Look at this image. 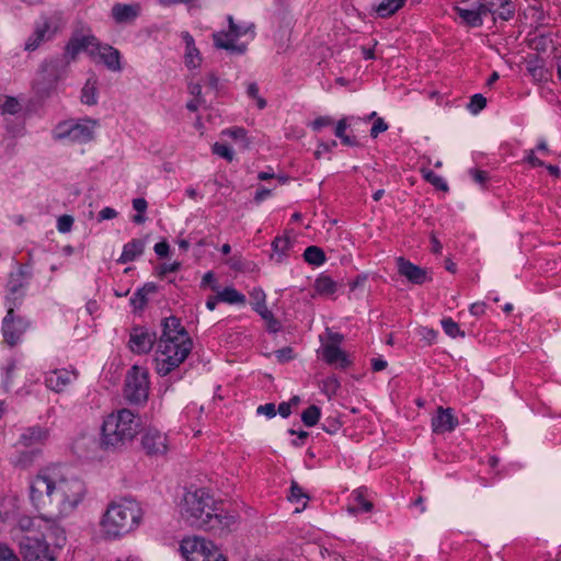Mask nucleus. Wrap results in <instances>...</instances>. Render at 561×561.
Segmentation results:
<instances>
[{
  "mask_svg": "<svg viewBox=\"0 0 561 561\" xmlns=\"http://www.w3.org/2000/svg\"><path fill=\"white\" fill-rule=\"evenodd\" d=\"M139 4L116 3L112 8V16L117 23H130L139 14Z\"/></svg>",
  "mask_w": 561,
  "mask_h": 561,
  "instance_id": "5701e85b",
  "label": "nucleus"
},
{
  "mask_svg": "<svg viewBox=\"0 0 561 561\" xmlns=\"http://www.w3.org/2000/svg\"><path fill=\"white\" fill-rule=\"evenodd\" d=\"M169 244L165 242V241H162V242H158L156 243L154 245V252L159 255V256H167L168 253H169Z\"/></svg>",
  "mask_w": 561,
  "mask_h": 561,
  "instance_id": "0e129e2a",
  "label": "nucleus"
},
{
  "mask_svg": "<svg viewBox=\"0 0 561 561\" xmlns=\"http://www.w3.org/2000/svg\"><path fill=\"white\" fill-rule=\"evenodd\" d=\"M486 105V99L482 94H474L468 105L471 113L477 114Z\"/></svg>",
  "mask_w": 561,
  "mask_h": 561,
  "instance_id": "37998d69",
  "label": "nucleus"
},
{
  "mask_svg": "<svg viewBox=\"0 0 561 561\" xmlns=\"http://www.w3.org/2000/svg\"><path fill=\"white\" fill-rule=\"evenodd\" d=\"M27 327L28 323L24 319L15 317L14 308L10 306L2 321V332L5 342L10 346L16 345Z\"/></svg>",
  "mask_w": 561,
  "mask_h": 561,
  "instance_id": "ddd939ff",
  "label": "nucleus"
},
{
  "mask_svg": "<svg viewBox=\"0 0 561 561\" xmlns=\"http://www.w3.org/2000/svg\"><path fill=\"white\" fill-rule=\"evenodd\" d=\"M320 409L317 405H310L301 414V421L306 426H313L320 419Z\"/></svg>",
  "mask_w": 561,
  "mask_h": 561,
  "instance_id": "4c0bfd02",
  "label": "nucleus"
},
{
  "mask_svg": "<svg viewBox=\"0 0 561 561\" xmlns=\"http://www.w3.org/2000/svg\"><path fill=\"white\" fill-rule=\"evenodd\" d=\"M397 266L399 274L413 284L422 285L428 279L426 270L411 263L402 256L397 259Z\"/></svg>",
  "mask_w": 561,
  "mask_h": 561,
  "instance_id": "6ab92c4d",
  "label": "nucleus"
},
{
  "mask_svg": "<svg viewBox=\"0 0 561 561\" xmlns=\"http://www.w3.org/2000/svg\"><path fill=\"white\" fill-rule=\"evenodd\" d=\"M350 127V124L347 122V118H341L335 127V136L341 139L342 144L350 147H357L359 146L358 140L355 136H350L346 134V129Z\"/></svg>",
  "mask_w": 561,
  "mask_h": 561,
  "instance_id": "2f4dec72",
  "label": "nucleus"
},
{
  "mask_svg": "<svg viewBox=\"0 0 561 561\" xmlns=\"http://www.w3.org/2000/svg\"><path fill=\"white\" fill-rule=\"evenodd\" d=\"M294 247L293 241L284 236L276 237L272 242L274 254L277 255V261L280 262L284 257L289 255L291 248Z\"/></svg>",
  "mask_w": 561,
  "mask_h": 561,
  "instance_id": "473e14b6",
  "label": "nucleus"
},
{
  "mask_svg": "<svg viewBox=\"0 0 561 561\" xmlns=\"http://www.w3.org/2000/svg\"><path fill=\"white\" fill-rule=\"evenodd\" d=\"M181 264L179 262H173V263H170V264H163L161 266V272L160 274L164 275L167 273H174L176 271H179Z\"/></svg>",
  "mask_w": 561,
  "mask_h": 561,
  "instance_id": "338daca9",
  "label": "nucleus"
},
{
  "mask_svg": "<svg viewBox=\"0 0 561 561\" xmlns=\"http://www.w3.org/2000/svg\"><path fill=\"white\" fill-rule=\"evenodd\" d=\"M218 299L231 305H243L245 302V296L233 287H226L218 291Z\"/></svg>",
  "mask_w": 561,
  "mask_h": 561,
  "instance_id": "72a5a7b5",
  "label": "nucleus"
},
{
  "mask_svg": "<svg viewBox=\"0 0 561 561\" xmlns=\"http://www.w3.org/2000/svg\"><path fill=\"white\" fill-rule=\"evenodd\" d=\"M147 295L141 289H138L130 299L135 309H142L147 305Z\"/></svg>",
  "mask_w": 561,
  "mask_h": 561,
  "instance_id": "09e8293b",
  "label": "nucleus"
},
{
  "mask_svg": "<svg viewBox=\"0 0 561 561\" xmlns=\"http://www.w3.org/2000/svg\"><path fill=\"white\" fill-rule=\"evenodd\" d=\"M458 419L451 408L438 407L432 419V431L436 434L450 433L458 426Z\"/></svg>",
  "mask_w": 561,
  "mask_h": 561,
  "instance_id": "a211bd4d",
  "label": "nucleus"
},
{
  "mask_svg": "<svg viewBox=\"0 0 561 561\" xmlns=\"http://www.w3.org/2000/svg\"><path fill=\"white\" fill-rule=\"evenodd\" d=\"M256 412L259 414H264V415H266L268 417H273V416L276 415L275 404L274 403H266V404L260 405L256 409Z\"/></svg>",
  "mask_w": 561,
  "mask_h": 561,
  "instance_id": "864d4df0",
  "label": "nucleus"
},
{
  "mask_svg": "<svg viewBox=\"0 0 561 561\" xmlns=\"http://www.w3.org/2000/svg\"><path fill=\"white\" fill-rule=\"evenodd\" d=\"M442 327H443L444 332L453 339L458 337V336H460V337L465 336V332L462 330H460L458 323H456L451 318L443 319Z\"/></svg>",
  "mask_w": 561,
  "mask_h": 561,
  "instance_id": "58836bf2",
  "label": "nucleus"
},
{
  "mask_svg": "<svg viewBox=\"0 0 561 561\" xmlns=\"http://www.w3.org/2000/svg\"><path fill=\"white\" fill-rule=\"evenodd\" d=\"M15 362L12 360L10 362L7 367H5V377H4V387L8 388L11 383H12V380H13V373L15 370Z\"/></svg>",
  "mask_w": 561,
  "mask_h": 561,
  "instance_id": "5fc2aeb1",
  "label": "nucleus"
},
{
  "mask_svg": "<svg viewBox=\"0 0 561 561\" xmlns=\"http://www.w3.org/2000/svg\"><path fill=\"white\" fill-rule=\"evenodd\" d=\"M145 249V242L140 239H134L126 243L123 248V252L118 259L119 263H128L134 261L136 257L142 254Z\"/></svg>",
  "mask_w": 561,
  "mask_h": 561,
  "instance_id": "bb28decb",
  "label": "nucleus"
},
{
  "mask_svg": "<svg viewBox=\"0 0 561 561\" xmlns=\"http://www.w3.org/2000/svg\"><path fill=\"white\" fill-rule=\"evenodd\" d=\"M133 207L137 213H145L147 210L148 204L145 198H135L133 201Z\"/></svg>",
  "mask_w": 561,
  "mask_h": 561,
  "instance_id": "e2e57ef3",
  "label": "nucleus"
},
{
  "mask_svg": "<svg viewBox=\"0 0 561 561\" xmlns=\"http://www.w3.org/2000/svg\"><path fill=\"white\" fill-rule=\"evenodd\" d=\"M229 31L216 32L213 34V41L216 48L226 49L233 54H243L247 49L245 45H237L236 42L244 34L248 28L234 23L231 15L228 16Z\"/></svg>",
  "mask_w": 561,
  "mask_h": 561,
  "instance_id": "9b49d317",
  "label": "nucleus"
},
{
  "mask_svg": "<svg viewBox=\"0 0 561 561\" xmlns=\"http://www.w3.org/2000/svg\"><path fill=\"white\" fill-rule=\"evenodd\" d=\"M424 179L430 182L432 185H434L436 188L442 190L444 192L448 191V185L445 182V180L436 174L432 170L423 171Z\"/></svg>",
  "mask_w": 561,
  "mask_h": 561,
  "instance_id": "ea45409f",
  "label": "nucleus"
},
{
  "mask_svg": "<svg viewBox=\"0 0 561 561\" xmlns=\"http://www.w3.org/2000/svg\"><path fill=\"white\" fill-rule=\"evenodd\" d=\"M75 379L76 374L73 371L55 369L46 374L45 383L50 390L62 392Z\"/></svg>",
  "mask_w": 561,
  "mask_h": 561,
  "instance_id": "aec40b11",
  "label": "nucleus"
},
{
  "mask_svg": "<svg viewBox=\"0 0 561 561\" xmlns=\"http://www.w3.org/2000/svg\"><path fill=\"white\" fill-rule=\"evenodd\" d=\"M141 427L140 417L129 409H119L105 416L101 427L102 448L118 449L133 442Z\"/></svg>",
  "mask_w": 561,
  "mask_h": 561,
  "instance_id": "7ed1b4c3",
  "label": "nucleus"
},
{
  "mask_svg": "<svg viewBox=\"0 0 561 561\" xmlns=\"http://www.w3.org/2000/svg\"><path fill=\"white\" fill-rule=\"evenodd\" d=\"M117 211L112 207H105L99 213V221L114 219Z\"/></svg>",
  "mask_w": 561,
  "mask_h": 561,
  "instance_id": "13d9d810",
  "label": "nucleus"
},
{
  "mask_svg": "<svg viewBox=\"0 0 561 561\" xmlns=\"http://www.w3.org/2000/svg\"><path fill=\"white\" fill-rule=\"evenodd\" d=\"M224 133L233 139H244L245 138V130L243 128H231V129H227Z\"/></svg>",
  "mask_w": 561,
  "mask_h": 561,
  "instance_id": "680f3d73",
  "label": "nucleus"
},
{
  "mask_svg": "<svg viewBox=\"0 0 561 561\" xmlns=\"http://www.w3.org/2000/svg\"><path fill=\"white\" fill-rule=\"evenodd\" d=\"M388 129V124L381 118L377 117L373 124L370 129V136L373 138H377L380 133H383Z\"/></svg>",
  "mask_w": 561,
  "mask_h": 561,
  "instance_id": "8fccbe9b",
  "label": "nucleus"
},
{
  "mask_svg": "<svg viewBox=\"0 0 561 561\" xmlns=\"http://www.w3.org/2000/svg\"><path fill=\"white\" fill-rule=\"evenodd\" d=\"M181 515L192 526H203L205 524L229 526L241 522L234 514H224L222 510L215 505L213 496L205 489H197L184 495Z\"/></svg>",
  "mask_w": 561,
  "mask_h": 561,
  "instance_id": "f03ea898",
  "label": "nucleus"
},
{
  "mask_svg": "<svg viewBox=\"0 0 561 561\" xmlns=\"http://www.w3.org/2000/svg\"><path fill=\"white\" fill-rule=\"evenodd\" d=\"M213 152L228 161L233 160V151L225 144L215 142L213 146Z\"/></svg>",
  "mask_w": 561,
  "mask_h": 561,
  "instance_id": "79ce46f5",
  "label": "nucleus"
},
{
  "mask_svg": "<svg viewBox=\"0 0 561 561\" xmlns=\"http://www.w3.org/2000/svg\"><path fill=\"white\" fill-rule=\"evenodd\" d=\"M526 160L527 162L531 165V167H542L543 165V162L538 158L536 157L535 154V151L534 150H530L529 153L527 154L526 157Z\"/></svg>",
  "mask_w": 561,
  "mask_h": 561,
  "instance_id": "774afa93",
  "label": "nucleus"
},
{
  "mask_svg": "<svg viewBox=\"0 0 561 561\" xmlns=\"http://www.w3.org/2000/svg\"><path fill=\"white\" fill-rule=\"evenodd\" d=\"M20 111V103L14 98H7L2 104H0V113L2 114H15Z\"/></svg>",
  "mask_w": 561,
  "mask_h": 561,
  "instance_id": "a19ab883",
  "label": "nucleus"
},
{
  "mask_svg": "<svg viewBox=\"0 0 561 561\" xmlns=\"http://www.w3.org/2000/svg\"><path fill=\"white\" fill-rule=\"evenodd\" d=\"M407 0H382L375 9L380 18H389L399 11Z\"/></svg>",
  "mask_w": 561,
  "mask_h": 561,
  "instance_id": "c756f323",
  "label": "nucleus"
},
{
  "mask_svg": "<svg viewBox=\"0 0 561 561\" xmlns=\"http://www.w3.org/2000/svg\"><path fill=\"white\" fill-rule=\"evenodd\" d=\"M156 333L145 328H133L129 334V348L136 354H146L151 351L156 342Z\"/></svg>",
  "mask_w": 561,
  "mask_h": 561,
  "instance_id": "2eb2a0df",
  "label": "nucleus"
},
{
  "mask_svg": "<svg viewBox=\"0 0 561 561\" xmlns=\"http://www.w3.org/2000/svg\"><path fill=\"white\" fill-rule=\"evenodd\" d=\"M100 47L101 46L94 36L75 37L68 43L66 47V55L71 59H75L78 53L81 50L94 54L96 50H99Z\"/></svg>",
  "mask_w": 561,
  "mask_h": 561,
  "instance_id": "412c9836",
  "label": "nucleus"
},
{
  "mask_svg": "<svg viewBox=\"0 0 561 561\" xmlns=\"http://www.w3.org/2000/svg\"><path fill=\"white\" fill-rule=\"evenodd\" d=\"M141 447L150 457L164 456L169 450L168 437L158 430L149 428L141 437Z\"/></svg>",
  "mask_w": 561,
  "mask_h": 561,
  "instance_id": "4468645a",
  "label": "nucleus"
},
{
  "mask_svg": "<svg viewBox=\"0 0 561 561\" xmlns=\"http://www.w3.org/2000/svg\"><path fill=\"white\" fill-rule=\"evenodd\" d=\"M180 550L186 561H228L211 541L201 537L183 539Z\"/></svg>",
  "mask_w": 561,
  "mask_h": 561,
  "instance_id": "0eeeda50",
  "label": "nucleus"
},
{
  "mask_svg": "<svg viewBox=\"0 0 561 561\" xmlns=\"http://www.w3.org/2000/svg\"><path fill=\"white\" fill-rule=\"evenodd\" d=\"M181 37L185 43V65L188 68H197L202 62V57L193 36L188 32H182Z\"/></svg>",
  "mask_w": 561,
  "mask_h": 561,
  "instance_id": "393cba45",
  "label": "nucleus"
},
{
  "mask_svg": "<svg viewBox=\"0 0 561 561\" xmlns=\"http://www.w3.org/2000/svg\"><path fill=\"white\" fill-rule=\"evenodd\" d=\"M250 297L252 299L251 305L254 310H256L257 308H261V306L266 305L265 304V299H266L265 293L260 288H254L250 293Z\"/></svg>",
  "mask_w": 561,
  "mask_h": 561,
  "instance_id": "c03bdc74",
  "label": "nucleus"
},
{
  "mask_svg": "<svg viewBox=\"0 0 561 561\" xmlns=\"http://www.w3.org/2000/svg\"><path fill=\"white\" fill-rule=\"evenodd\" d=\"M180 335H187L181 321L176 317L165 318L162 322V334L159 340H180Z\"/></svg>",
  "mask_w": 561,
  "mask_h": 561,
  "instance_id": "b1692460",
  "label": "nucleus"
},
{
  "mask_svg": "<svg viewBox=\"0 0 561 561\" xmlns=\"http://www.w3.org/2000/svg\"><path fill=\"white\" fill-rule=\"evenodd\" d=\"M249 96L253 98L256 101L259 108H264L266 106V101L259 95V87L256 83H249L247 90Z\"/></svg>",
  "mask_w": 561,
  "mask_h": 561,
  "instance_id": "49530a36",
  "label": "nucleus"
},
{
  "mask_svg": "<svg viewBox=\"0 0 561 561\" xmlns=\"http://www.w3.org/2000/svg\"><path fill=\"white\" fill-rule=\"evenodd\" d=\"M331 124H332V118L331 117H329V116H320V117L316 118L312 122V128L314 130H320L322 127L329 126Z\"/></svg>",
  "mask_w": 561,
  "mask_h": 561,
  "instance_id": "6e6d98bb",
  "label": "nucleus"
},
{
  "mask_svg": "<svg viewBox=\"0 0 561 561\" xmlns=\"http://www.w3.org/2000/svg\"><path fill=\"white\" fill-rule=\"evenodd\" d=\"M149 373L146 368L134 365L126 375L124 398L131 404L145 403L149 396Z\"/></svg>",
  "mask_w": 561,
  "mask_h": 561,
  "instance_id": "6e6552de",
  "label": "nucleus"
},
{
  "mask_svg": "<svg viewBox=\"0 0 561 561\" xmlns=\"http://www.w3.org/2000/svg\"><path fill=\"white\" fill-rule=\"evenodd\" d=\"M272 193V190L270 188H266V187H261L256 191L255 193V196H254V201L256 203H261L262 201H264L267 196H270Z\"/></svg>",
  "mask_w": 561,
  "mask_h": 561,
  "instance_id": "69168bd1",
  "label": "nucleus"
},
{
  "mask_svg": "<svg viewBox=\"0 0 561 561\" xmlns=\"http://www.w3.org/2000/svg\"><path fill=\"white\" fill-rule=\"evenodd\" d=\"M19 547L24 561H56L55 550L41 537L23 536Z\"/></svg>",
  "mask_w": 561,
  "mask_h": 561,
  "instance_id": "9d476101",
  "label": "nucleus"
},
{
  "mask_svg": "<svg viewBox=\"0 0 561 561\" xmlns=\"http://www.w3.org/2000/svg\"><path fill=\"white\" fill-rule=\"evenodd\" d=\"M321 356L327 364L345 368L350 365L346 353L336 345H322Z\"/></svg>",
  "mask_w": 561,
  "mask_h": 561,
  "instance_id": "4be33fe9",
  "label": "nucleus"
},
{
  "mask_svg": "<svg viewBox=\"0 0 561 561\" xmlns=\"http://www.w3.org/2000/svg\"><path fill=\"white\" fill-rule=\"evenodd\" d=\"M180 340H159L156 351V370L160 376H167L182 364L192 351L188 335H180Z\"/></svg>",
  "mask_w": 561,
  "mask_h": 561,
  "instance_id": "20e7f679",
  "label": "nucleus"
},
{
  "mask_svg": "<svg viewBox=\"0 0 561 561\" xmlns=\"http://www.w3.org/2000/svg\"><path fill=\"white\" fill-rule=\"evenodd\" d=\"M49 436L50 431L48 427L36 424L23 430L19 438V444L26 448L43 446L46 444Z\"/></svg>",
  "mask_w": 561,
  "mask_h": 561,
  "instance_id": "f3484780",
  "label": "nucleus"
},
{
  "mask_svg": "<svg viewBox=\"0 0 561 561\" xmlns=\"http://www.w3.org/2000/svg\"><path fill=\"white\" fill-rule=\"evenodd\" d=\"M276 357L279 362H286L293 358V350L290 347H284L276 351Z\"/></svg>",
  "mask_w": 561,
  "mask_h": 561,
  "instance_id": "bf43d9fd",
  "label": "nucleus"
},
{
  "mask_svg": "<svg viewBox=\"0 0 561 561\" xmlns=\"http://www.w3.org/2000/svg\"><path fill=\"white\" fill-rule=\"evenodd\" d=\"M73 218L70 215H62L57 220V229L61 233H67L71 230Z\"/></svg>",
  "mask_w": 561,
  "mask_h": 561,
  "instance_id": "a18cd8bd",
  "label": "nucleus"
},
{
  "mask_svg": "<svg viewBox=\"0 0 561 561\" xmlns=\"http://www.w3.org/2000/svg\"><path fill=\"white\" fill-rule=\"evenodd\" d=\"M288 500L297 505L295 512H300L307 506L309 496L296 481H293Z\"/></svg>",
  "mask_w": 561,
  "mask_h": 561,
  "instance_id": "c85d7f7f",
  "label": "nucleus"
},
{
  "mask_svg": "<svg viewBox=\"0 0 561 561\" xmlns=\"http://www.w3.org/2000/svg\"><path fill=\"white\" fill-rule=\"evenodd\" d=\"M62 24L60 13L42 15L35 23L34 32L25 42L24 49L27 51L36 50L43 43L50 41L59 31Z\"/></svg>",
  "mask_w": 561,
  "mask_h": 561,
  "instance_id": "1a4fd4ad",
  "label": "nucleus"
},
{
  "mask_svg": "<svg viewBox=\"0 0 561 561\" xmlns=\"http://www.w3.org/2000/svg\"><path fill=\"white\" fill-rule=\"evenodd\" d=\"M208 285L211 286L213 290H217L216 278L213 272H207L202 278L201 286L206 287Z\"/></svg>",
  "mask_w": 561,
  "mask_h": 561,
  "instance_id": "4d7b16f0",
  "label": "nucleus"
},
{
  "mask_svg": "<svg viewBox=\"0 0 561 561\" xmlns=\"http://www.w3.org/2000/svg\"><path fill=\"white\" fill-rule=\"evenodd\" d=\"M473 8H461L458 7L456 10L459 16L470 26L478 27L483 23V16L488 15L485 12H482L479 3L474 2Z\"/></svg>",
  "mask_w": 561,
  "mask_h": 561,
  "instance_id": "a878e982",
  "label": "nucleus"
},
{
  "mask_svg": "<svg viewBox=\"0 0 561 561\" xmlns=\"http://www.w3.org/2000/svg\"><path fill=\"white\" fill-rule=\"evenodd\" d=\"M32 278V271L27 265H21L16 272H12L9 276L7 285V305L8 308L13 306L18 307L24 296L23 287Z\"/></svg>",
  "mask_w": 561,
  "mask_h": 561,
  "instance_id": "f8f14e48",
  "label": "nucleus"
},
{
  "mask_svg": "<svg viewBox=\"0 0 561 561\" xmlns=\"http://www.w3.org/2000/svg\"><path fill=\"white\" fill-rule=\"evenodd\" d=\"M99 55L103 59L104 64L114 71L121 70L119 53L117 49L111 46L100 47L98 50Z\"/></svg>",
  "mask_w": 561,
  "mask_h": 561,
  "instance_id": "cd10ccee",
  "label": "nucleus"
},
{
  "mask_svg": "<svg viewBox=\"0 0 561 561\" xmlns=\"http://www.w3.org/2000/svg\"><path fill=\"white\" fill-rule=\"evenodd\" d=\"M327 336H328V343H325L324 345L339 346L344 340V336L342 334L332 332L329 329H327Z\"/></svg>",
  "mask_w": 561,
  "mask_h": 561,
  "instance_id": "603ef678",
  "label": "nucleus"
},
{
  "mask_svg": "<svg viewBox=\"0 0 561 561\" xmlns=\"http://www.w3.org/2000/svg\"><path fill=\"white\" fill-rule=\"evenodd\" d=\"M304 259L309 264L319 266L324 263L325 254L319 247L310 245L305 250Z\"/></svg>",
  "mask_w": 561,
  "mask_h": 561,
  "instance_id": "e433bc0d",
  "label": "nucleus"
},
{
  "mask_svg": "<svg viewBox=\"0 0 561 561\" xmlns=\"http://www.w3.org/2000/svg\"><path fill=\"white\" fill-rule=\"evenodd\" d=\"M81 101L87 105L96 104V79L94 77L89 78L82 88Z\"/></svg>",
  "mask_w": 561,
  "mask_h": 561,
  "instance_id": "f704fd0d",
  "label": "nucleus"
},
{
  "mask_svg": "<svg viewBox=\"0 0 561 561\" xmlns=\"http://www.w3.org/2000/svg\"><path fill=\"white\" fill-rule=\"evenodd\" d=\"M339 284L329 275L321 274L314 282V288L318 294L331 296L337 290Z\"/></svg>",
  "mask_w": 561,
  "mask_h": 561,
  "instance_id": "7c9ffc66",
  "label": "nucleus"
},
{
  "mask_svg": "<svg viewBox=\"0 0 561 561\" xmlns=\"http://www.w3.org/2000/svg\"><path fill=\"white\" fill-rule=\"evenodd\" d=\"M476 3H479L482 12L504 21L514 16L515 7L511 0H477Z\"/></svg>",
  "mask_w": 561,
  "mask_h": 561,
  "instance_id": "dca6fc26",
  "label": "nucleus"
},
{
  "mask_svg": "<svg viewBox=\"0 0 561 561\" xmlns=\"http://www.w3.org/2000/svg\"><path fill=\"white\" fill-rule=\"evenodd\" d=\"M0 561H20L8 546L0 543Z\"/></svg>",
  "mask_w": 561,
  "mask_h": 561,
  "instance_id": "3c124183",
  "label": "nucleus"
},
{
  "mask_svg": "<svg viewBox=\"0 0 561 561\" xmlns=\"http://www.w3.org/2000/svg\"><path fill=\"white\" fill-rule=\"evenodd\" d=\"M85 494L80 479L67 476L60 466L42 468L30 481V500L46 523H58L69 516Z\"/></svg>",
  "mask_w": 561,
  "mask_h": 561,
  "instance_id": "f257e3e1",
  "label": "nucleus"
},
{
  "mask_svg": "<svg viewBox=\"0 0 561 561\" xmlns=\"http://www.w3.org/2000/svg\"><path fill=\"white\" fill-rule=\"evenodd\" d=\"M266 323V329L276 333L280 330V322L273 316L272 311L268 310L267 306H261L255 310Z\"/></svg>",
  "mask_w": 561,
  "mask_h": 561,
  "instance_id": "c9c22d12",
  "label": "nucleus"
},
{
  "mask_svg": "<svg viewBox=\"0 0 561 561\" xmlns=\"http://www.w3.org/2000/svg\"><path fill=\"white\" fill-rule=\"evenodd\" d=\"M470 174L479 184H483L488 180V173L485 171L471 169Z\"/></svg>",
  "mask_w": 561,
  "mask_h": 561,
  "instance_id": "052dcab7",
  "label": "nucleus"
},
{
  "mask_svg": "<svg viewBox=\"0 0 561 561\" xmlns=\"http://www.w3.org/2000/svg\"><path fill=\"white\" fill-rule=\"evenodd\" d=\"M96 125V121L89 118L62 121L56 125L53 137L55 140L85 144L93 139Z\"/></svg>",
  "mask_w": 561,
  "mask_h": 561,
  "instance_id": "423d86ee",
  "label": "nucleus"
},
{
  "mask_svg": "<svg viewBox=\"0 0 561 561\" xmlns=\"http://www.w3.org/2000/svg\"><path fill=\"white\" fill-rule=\"evenodd\" d=\"M354 499L357 502V504L360 506V508L365 512H369L373 508V503L369 502L362 490H355L353 492Z\"/></svg>",
  "mask_w": 561,
  "mask_h": 561,
  "instance_id": "de8ad7c7",
  "label": "nucleus"
},
{
  "mask_svg": "<svg viewBox=\"0 0 561 561\" xmlns=\"http://www.w3.org/2000/svg\"><path fill=\"white\" fill-rule=\"evenodd\" d=\"M144 511L140 504L129 497L112 501L103 514L101 526H127L142 523Z\"/></svg>",
  "mask_w": 561,
  "mask_h": 561,
  "instance_id": "39448f33",
  "label": "nucleus"
}]
</instances>
